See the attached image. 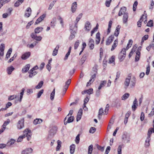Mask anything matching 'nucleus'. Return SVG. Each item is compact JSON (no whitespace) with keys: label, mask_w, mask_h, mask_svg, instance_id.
<instances>
[{"label":"nucleus","mask_w":154,"mask_h":154,"mask_svg":"<svg viewBox=\"0 0 154 154\" xmlns=\"http://www.w3.org/2000/svg\"><path fill=\"white\" fill-rule=\"evenodd\" d=\"M122 141L124 143H129L131 141L130 136L129 134L124 132L122 135Z\"/></svg>","instance_id":"nucleus-1"},{"label":"nucleus","mask_w":154,"mask_h":154,"mask_svg":"<svg viewBox=\"0 0 154 154\" xmlns=\"http://www.w3.org/2000/svg\"><path fill=\"white\" fill-rule=\"evenodd\" d=\"M126 55V50L125 48L122 49L119 54V59L120 61H122L125 58Z\"/></svg>","instance_id":"nucleus-2"},{"label":"nucleus","mask_w":154,"mask_h":154,"mask_svg":"<svg viewBox=\"0 0 154 154\" xmlns=\"http://www.w3.org/2000/svg\"><path fill=\"white\" fill-rule=\"evenodd\" d=\"M71 82V79H69L65 82V85L63 86V91L62 93V95L63 96L65 94L68 88L70 85Z\"/></svg>","instance_id":"nucleus-3"},{"label":"nucleus","mask_w":154,"mask_h":154,"mask_svg":"<svg viewBox=\"0 0 154 154\" xmlns=\"http://www.w3.org/2000/svg\"><path fill=\"white\" fill-rule=\"evenodd\" d=\"M23 133L24 134L23 135L24 136V137L26 136L28 140H29L31 139V136L32 135L31 130L28 129H26L24 131Z\"/></svg>","instance_id":"nucleus-4"},{"label":"nucleus","mask_w":154,"mask_h":154,"mask_svg":"<svg viewBox=\"0 0 154 154\" xmlns=\"http://www.w3.org/2000/svg\"><path fill=\"white\" fill-rule=\"evenodd\" d=\"M74 27L73 28L72 26H70V29L71 31V34L69 37V39L70 40H72V39L74 38L75 37V34L76 33V31L77 30V28Z\"/></svg>","instance_id":"nucleus-5"},{"label":"nucleus","mask_w":154,"mask_h":154,"mask_svg":"<svg viewBox=\"0 0 154 154\" xmlns=\"http://www.w3.org/2000/svg\"><path fill=\"white\" fill-rule=\"evenodd\" d=\"M24 118L21 119L18 121L17 125V129L20 130L24 128Z\"/></svg>","instance_id":"nucleus-6"},{"label":"nucleus","mask_w":154,"mask_h":154,"mask_svg":"<svg viewBox=\"0 0 154 154\" xmlns=\"http://www.w3.org/2000/svg\"><path fill=\"white\" fill-rule=\"evenodd\" d=\"M143 17H145V20L144 21V23H147V14L146 13V11H144V14L140 18V20L137 22V26L138 27H140L141 25V23L143 21V20H142V18H143Z\"/></svg>","instance_id":"nucleus-7"},{"label":"nucleus","mask_w":154,"mask_h":154,"mask_svg":"<svg viewBox=\"0 0 154 154\" xmlns=\"http://www.w3.org/2000/svg\"><path fill=\"white\" fill-rule=\"evenodd\" d=\"M131 78V74H129L127 77L125 79L124 82V85H125V88H127L128 87L130 82V80Z\"/></svg>","instance_id":"nucleus-8"},{"label":"nucleus","mask_w":154,"mask_h":154,"mask_svg":"<svg viewBox=\"0 0 154 154\" xmlns=\"http://www.w3.org/2000/svg\"><path fill=\"white\" fill-rule=\"evenodd\" d=\"M57 128L55 126H52L50 127V129L49 131V134L51 135H54L56 133L57 131Z\"/></svg>","instance_id":"nucleus-9"},{"label":"nucleus","mask_w":154,"mask_h":154,"mask_svg":"<svg viewBox=\"0 0 154 154\" xmlns=\"http://www.w3.org/2000/svg\"><path fill=\"white\" fill-rule=\"evenodd\" d=\"M114 38V35H112L109 36L106 41V45H110L113 41Z\"/></svg>","instance_id":"nucleus-10"},{"label":"nucleus","mask_w":154,"mask_h":154,"mask_svg":"<svg viewBox=\"0 0 154 154\" xmlns=\"http://www.w3.org/2000/svg\"><path fill=\"white\" fill-rule=\"evenodd\" d=\"M126 8L125 7H123L121 8L119 13L118 15L120 16L122 15H124V14L126 13H128L126 12Z\"/></svg>","instance_id":"nucleus-11"},{"label":"nucleus","mask_w":154,"mask_h":154,"mask_svg":"<svg viewBox=\"0 0 154 154\" xmlns=\"http://www.w3.org/2000/svg\"><path fill=\"white\" fill-rule=\"evenodd\" d=\"M91 25L89 21L86 22L85 25V30L87 32H89L91 30Z\"/></svg>","instance_id":"nucleus-12"},{"label":"nucleus","mask_w":154,"mask_h":154,"mask_svg":"<svg viewBox=\"0 0 154 154\" xmlns=\"http://www.w3.org/2000/svg\"><path fill=\"white\" fill-rule=\"evenodd\" d=\"M138 101L137 100V99L135 98L134 100V101L133 103V105L132 106V110L134 111L137 108V106H138Z\"/></svg>","instance_id":"nucleus-13"},{"label":"nucleus","mask_w":154,"mask_h":154,"mask_svg":"<svg viewBox=\"0 0 154 154\" xmlns=\"http://www.w3.org/2000/svg\"><path fill=\"white\" fill-rule=\"evenodd\" d=\"M31 36L32 38L38 41H40L42 39V37L41 36H38L36 34L33 33L31 34Z\"/></svg>","instance_id":"nucleus-14"},{"label":"nucleus","mask_w":154,"mask_h":154,"mask_svg":"<svg viewBox=\"0 0 154 154\" xmlns=\"http://www.w3.org/2000/svg\"><path fill=\"white\" fill-rule=\"evenodd\" d=\"M83 109H80L76 117V121L77 122L79 121L81 118L82 115Z\"/></svg>","instance_id":"nucleus-15"},{"label":"nucleus","mask_w":154,"mask_h":154,"mask_svg":"<svg viewBox=\"0 0 154 154\" xmlns=\"http://www.w3.org/2000/svg\"><path fill=\"white\" fill-rule=\"evenodd\" d=\"M33 149L32 148H27L23 150L21 152V154H28L32 152Z\"/></svg>","instance_id":"nucleus-16"},{"label":"nucleus","mask_w":154,"mask_h":154,"mask_svg":"<svg viewBox=\"0 0 154 154\" xmlns=\"http://www.w3.org/2000/svg\"><path fill=\"white\" fill-rule=\"evenodd\" d=\"M30 52H27L22 54L21 58L23 60H25L28 58L30 55Z\"/></svg>","instance_id":"nucleus-17"},{"label":"nucleus","mask_w":154,"mask_h":154,"mask_svg":"<svg viewBox=\"0 0 154 154\" xmlns=\"http://www.w3.org/2000/svg\"><path fill=\"white\" fill-rule=\"evenodd\" d=\"M94 41L92 38H90L89 40L88 45L89 46L91 49L92 50L94 47Z\"/></svg>","instance_id":"nucleus-18"},{"label":"nucleus","mask_w":154,"mask_h":154,"mask_svg":"<svg viewBox=\"0 0 154 154\" xmlns=\"http://www.w3.org/2000/svg\"><path fill=\"white\" fill-rule=\"evenodd\" d=\"M5 49V45L4 44H2L0 45V56H3L4 55V51Z\"/></svg>","instance_id":"nucleus-19"},{"label":"nucleus","mask_w":154,"mask_h":154,"mask_svg":"<svg viewBox=\"0 0 154 154\" xmlns=\"http://www.w3.org/2000/svg\"><path fill=\"white\" fill-rule=\"evenodd\" d=\"M96 77V74L95 73L91 77V79L87 83L86 86H88L90 85L91 83H92L95 80Z\"/></svg>","instance_id":"nucleus-20"},{"label":"nucleus","mask_w":154,"mask_h":154,"mask_svg":"<svg viewBox=\"0 0 154 154\" xmlns=\"http://www.w3.org/2000/svg\"><path fill=\"white\" fill-rule=\"evenodd\" d=\"M128 18V13H126L124 14L122 18L123 22V23L126 24L127 23Z\"/></svg>","instance_id":"nucleus-21"},{"label":"nucleus","mask_w":154,"mask_h":154,"mask_svg":"<svg viewBox=\"0 0 154 154\" xmlns=\"http://www.w3.org/2000/svg\"><path fill=\"white\" fill-rule=\"evenodd\" d=\"M67 117V116H66L64 120V124L65 125H66L67 123H70L72 122L74 119V118L73 116H70L69 118L67 121L65 122V120H66Z\"/></svg>","instance_id":"nucleus-22"},{"label":"nucleus","mask_w":154,"mask_h":154,"mask_svg":"<svg viewBox=\"0 0 154 154\" xmlns=\"http://www.w3.org/2000/svg\"><path fill=\"white\" fill-rule=\"evenodd\" d=\"M77 8V4L76 2H73L72 5L71 10L72 13H74Z\"/></svg>","instance_id":"nucleus-23"},{"label":"nucleus","mask_w":154,"mask_h":154,"mask_svg":"<svg viewBox=\"0 0 154 154\" xmlns=\"http://www.w3.org/2000/svg\"><path fill=\"white\" fill-rule=\"evenodd\" d=\"M31 8L30 7L28 8L26 11L25 16L27 17H29L31 14Z\"/></svg>","instance_id":"nucleus-24"},{"label":"nucleus","mask_w":154,"mask_h":154,"mask_svg":"<svg viewBox=\"0 0 154 154\" xmlns=\"http://www.w3.org/2000/svg\"><path fill=\"white\" fill-rule=\"evenodd\" d=\"M130 87L131 88H133L135 86L136 83V78L135 77H133V78L131 79L130 81Z\"/></svg>","instance_id":"nucleus-25"},{"label":"nucleus","mask_w":154,"mask_h":154,"mask_svg":"<svg viewBox=\"0 0 154 154\" xmlns=\"http://www.w3.org/2000/svg\"><path fill=\"white\" fill-rule=\"evenodd\" d=\"M118 39L116 38L114 42L113 43L112 46L111 50L112 51H113L116 48L118 44Z\"/></svg>","instance_id":"nucleus-26"},{"label":"nucleus","mask_w":154,"mask_h":154,"mask_svg":"<svg viewBox=\"0 0 154 154\" xmlns=\"http://www.w3.org/2000/svg\"><path fill=\"white\" fill-rule=\"evenodd\" d=\"M14 67L11 66L8 67L7 69V72L8 75H10L11 74L12 72L14 70Z\"/></svg>","instance_id":"nucleus-27"},{"label":"nucleus","mask_w":154,"mask_h":154,"mask_svg":"<svg viewBox=\"0 0 154 154\" xmlns=\"http://www.w3.org/2000/svg\"><path fill=\"white\" fill-rule=\"evenodd\" d=\"M100 33L99 32H98L97 33L96 36L95 42L96 44H99L100 43Z\"/></svg>","instance_id":"nucleus-28"},{"label":"nucleus","mask_w":154,"mask_h":154,"mask_svg":"<svg viewBox=\"0 0 154 154\" xmlns=\"http://www.w3.org/2000/svg\"><path fill=\"white\" fill-rule=\"evenodd\" d=\"M24 91L25 89L24 88H23L21 90V92L20 93V97L18 99V100L20 103L22 101V99L23 98V96L24 94Z\"/></svg>","instance_id":"nucleus-29"},{"label":"nucleus","mask_w":154,"mask_h":154,"mask_svg":"<svg viewBox=\"0 0 154 154\" xmlns=\"http://www.w3.org/2000/svg\"><path fill=\"white\" fill-rule=\"evenodd\" d=\"M43 28L42 27L38 26L34 30L35 34H38L42 32L43 30Z\"/></svg>","instance_id":"nucleus-30"},{"label":"nucleus","mask_w":154,"mask_h":154,"mask_svg":"<svg viewBox=\"0 0 154 154\" xmlns=\"http://www.w3.org/2000/svg\"><path fill=\"white\" fill-rule=\"evenodd\" d=\"M59 45H57L56 48L54 49L53 53L52 55L53 56H56L58 53V50L59 48Z\"/></svg>","instance_id":"nucleus-31"},{"label":"nucleus","mask_w":154,"mask_h":154,"mask_svg":"<svg viewBox=\"0 0 154 154\" xmlns=\"http://www.w3.org/2000/svg\"><path fill=\"white\" fill-rule=\"evenodd\" d=\"M30 66L29 64L26 65L22 69V71L23 73H25L26 72L29 70Z\"/></svg>","instance_id":"nucleus-32"},{"label":"nucleus","mask_w":154,"mask_h":154,"mask_svg":"<svg viewBox=\"0 0 154 154\" xmlns=\"http://www.w3.org/2000/svg\"><path fill=\"white\" fill-rule=\"evenodd\" d=\"M120 27V26L119 25H118L117 26L114 35V36H115L116 37H117L119 33V31Z\"/></svg>","instance_id":"nucleus-33"},{"label":"nucleus","mask_w":154,"mask_h":154,"mask_svg":"<svg viewBox=\"0 0 154 154\" xmlns=\"http://www.w3.org/2000/svg\"><path fill=\"white\" fill-rule=\"evenodd\" d=\"M82 14H80L77 17L76 21L75 22V25L74 26V27H75V26H76V28H77V23L80 20V19L81 18L82 16Z\"/></svg>","instance_id":"nucleus-34"},{"label":"nucleus","mask_w":154,"mask_h":154,"mask_svg":"<svg viewBox=\"0 0 154 154\" xmlns=\"http://www.w3.org/2000/svg\"><path fill=\"white\" fill-rule=\"evenodd\" d=\"M42 120L40 119H35L33 122L34 125H36L38 124H40L42 122Z\"/></svg>","instance_id":"nucleus-35"},{"label":"nucleus","mask_w":154,"mask_h":154,"mask_svg":"<svg viewBox=\"0 0 154 154\" xmlns=\"http://www.w3.org/2000/svg\"><path fill=\"white\" fill-rule=\"evenodd\" d=\"M106 83V81L105 80L102 81L101 82L98 88V89L100 90L101 88L105 86Z\"/></svg>","instance_id":"nucleus-36"},{"label":"nucleus","mask_w":154,"mask_h":154,"mask_svg":"<svg viewBox=\"0 0 154 154\" xmlns=\"http://www.w3.org/2000/svg\"><path fill=\"white\" fill-rule=\"evenodd\" d=\"M28 73L29 74V78H32L37 74V72L36 71H33L31 70L29 71Z\"/></svg>","instance_id":"nucleus-37"},{"label":"nucleus","mask_w":154,"mask_h":154,"mask_svg":"<svg viewBox=\"0 0 154 154\" xmlns=\"http://www.w3.org/2000/svg\"><path fill=\"white\" fill-rule=\"evenodd\" d=\"M152 133H154V128H151L149 129L147 134V136L150 137Z\"/></svg>","instance_id":"nucleus-38"},{"label":"nucleus","mask_w":154,"mask_h":154,"mask_svg":"<svg viewBox=\"0 0 154 154\" xmlns=\"http://www.w3.org/2000/svg\"><path fill=\"white\" fill-rule=\"evenodd\" d=\"M140 51H137L136 52V55L135 58V61H138L139 60V58L140 57Z\"/></svg>","instance_id":"nucleus-39"},{"label":"nucleus","mask_w":154,"mask_h":154,"mask_svg":"<svg viewBox=\"0 0 154 154\" xmlns=\"http://www.w3.org/2000/svg\"><path fill=\"white\" fill-rule=\"evenodd\" d=\"M75 148V146L74 144H72L70 146V152L71 154H72L74 153Z\"/></svg>","instance_id":"nucleus-40"},{"label":"nucleus","mask_w":154,"mask_h":154,"mask_svg":"<svg viewBox=\"0 0 154 154\" xmlns=\"http://www.w3.org/2000/svg\"><path fill=\"white\" fill-rule=\"evenodd\" d=\"M130 96V94L128 93H125L122 97V100H126Z\"/></svg>","instance_id":"nucleus-41"},{"label":"nucleus","mask_w":154,"mask_h":154,"mask_svg":"<svg viewBox=\"0 0 154 154\" xmlns=\"http://www.w3.org/2000/svg\"><path fill=\"white\" fill-rule=\"evenodd\" d=\"M55 94V89L54 88L52 92L51 93L50 95V99L51 100H54Z\"/></svg>","instance_id":"nucleus-42"},{"label":"nucleus","mask_w":154,"mask_h":154,"mask_svg":"<svg viewBox=\"0 0 154 154\" xmlns=\"http://www.w3.org/2000/svg\"><path fill=\"white\" fill-rule=\"evenodd\" d=\"M98 28V24H97L96 26L94 27L93 29L92 30L91 32V36H92L93 34L96 32Z\"/></svg>","instance_id":"nucleus-43"},{"label":"nucleus","mask_w":154,"mask_h":154,"mask_svg":"<svg viewBox=\"0 0 154 154\" xmlns=\"http://www.w3.org/2000/svg\"><path fill=\"white\" fill-rule=\"evenodd\" d=\"M115 57L114 56H112V57L110 58L109 60V63H113V65H115Z\"/></svg>","instance_id":"nucleus-44"},{"label":"nucleus","mask_w":154,"mask_h":154,"mask_svg":"<svg viewBox=\"0 0 154 154\" xmlns=\"http://www.w3.org/2000/svg\"><path fill=\"white\" fill-rule=\"evenodd\" d=\"M93 146L91 145L88 147V154H91L93 151Z\"/></svg>","instance_id":"nucleus-45"},{"label":"nucleus","mask_w":154,"mask_h":154,"mask_svg":"<svg viewBox=\"0 0 154 154\" xmlns=\"http://www.w3.org/2000/svg\"><path fill=\"white\" fill-rule=\"evenodd\" d=\"M23 2V1H17L14 3V6L15 7H18Z\"/></svg>","instance_id":"nucleus-46"},{"label":"nucleus","mask_w":154,"mask_h":154,"mask_svg":"<svg viewBox=\"0 0 154 154\" xmlns=\"http://www.w3.org/2000/svg\"><path fill=\"white\" fill-rule=\"evenodd\" d=\"M43 84V82L41 81L36 86L35 88L36 89H39L41 88Z\"/></svg>","instance_id":"nucleus-47"},{"label":"nucleus","mask_w":154,"mask_h":154,"mask_svg":"<svg viewBox=\"0 0 154 154\" xmlns=\"http://www.w3.org/2000/svg\"><path fill=\"white\" fill-rule=\"evenodd\" d=\"M149 36L148 35H145L142 38V40L141 42V44L142 45L143 44L145 40H147Z\"/></svg>","instance_id":"nucleus-48"},{"label":"nucleus","mask_w":154,"mask_h":154,"mask_svg":"<svg viewBox=\"0 0 154 154\" xmlns=\"http://www.w3.org/2000/svg\"><path fill=\"white\" fill-rule=\"evenodd\" d=\"M57 145L56 148V151H58L59 150L60 147H61V142L60 140H58L57 141Z\"/></svg>","instance_id":"nucleus-49"},{"label":"nucleus","mask_w":154,"mask_h":154,"mask_svg":"<svg viewBox=\"0 0 154 154\" xmlns=\"http://www.w3.org/2000/svg\"><path fill=\"white\" fill-rule=\"evenodd\" d=\"M17 53L15 54L13 57H11L8 61V63H11V62L13 61L14 60V59L16 58V57H17Z\"/></svg>","instance_id":"nucleus-50"},{"label":"nucleus","mask_w":154,"mask_h":154,"mask_svg":"<svg viewBox=\"0 0 154 154\" xmlns=\"http://www.w3.org/2000/svg\"><path fill=\"white\" fill-rule=\"evenodd\" d=\"M56 20V18L54 17L53 18L51 22V26H55V22Z\"/></svg>","instance_id":"nucleus-51"},{"label":"nucleus","mask_w":154,"mask_h":154,"mask_svg":"<svg viewBox=\"0 0 154 154\" xmlns=\"http://www.w3.org/2000/svg\"><path fill=\"white\" fill-rule=\"evenodd\" d=\"M103 113V109L102 108H100L99 109L98 114V118L100 119L101 116Z\"/></svg>","instance_id":"nucleus-52"},{"label":"nucleus","mask_w":154,"mask_h":154,"mask_svg":"<svg viewBox=\"0 0 154 154\" xmlns=\"http://www.w3.org/2000/svg\"><path fill=\"white\" fill-rule=\"evenodd\" d=\"M15 140L14 139H11L10 140L8 141L7 143V145L8 146H10L13 144L15 142Z\"/></svg>","instance_id":"nucleus-53"},{"label":"nucleus","mask_w":154,"mask_h":154,"mask_svg":"<svg viewBox=\"0 0 154 154\" xmlns=\"http://www.w3.org/2000/svg\"><path fill=\"white\" fill-rule=\"evenodd\" d=\"M17 97V96L16 95H12L10 96L8 98V100H14V98H16Z\"/></svg>","instance_id":"nucleus-54"},{"label":"nucleus","mask_w":154,"mask_h":154,"mask_svg":"<svg viewBox=\"0 0 154 154\" xmlns=\"http://www.w3.org/2000/svg\"><path fill=\"white\" fill-rule=\"evenodd\" d=\"M79 41L78 40H77L75 43L74 45V48L75 49H76L77 48L79 44Z\"/></svg>","instance_id":"nucleus-55"},{"label":"nucleus","mask_w":154,"mask_h":154,"mask_svg":"<svg viewBox=\"0 0 154 154\" xmlns=\"http://www.w3.org/2000/svg\"><path fill=\"white\" fill-rule=\"evenodd\" d=\"M137 5H138L137 2V1H135L134 2V3L133 4V11H136Z\"/></svg>","instance_id":"nucleus-56"},{"label":"nucleus","mask_w":154,"mask_h":154,"mask_svg":"<svg viewBox=\"0 0 154 154\" xmlns=\"http://www.w3.org/2000/svg\"><path fill=\"white\" fill-rule=\"evenodd\" d=\"M10 120L9 119H8L6 121L4 122L2 126L6 128V126L10 123Z\"/></svg>","instance_id":"nucleus-57"},{"label":"nucleus","mask_w":154,"mask_h":154,"mask_svg":"<svg viewBox=\"0 0 154 154\" xmlns=\"http://www.w3.org/2000/svg\"><path fill=\"white\" fill-rule=\"evenodd\" d=\"M55 2H56L55 1H53L50 4L48 8V10H51L52 8L53 7V6L54 5V4H55Z\"/></svg>","instance_id":"nucleus-58"},{"label":"nucleus","mask_w":154,"mask_h":154,"mask_svg":"<svg viewBox=\"0 0 154 154\" xmlns=\"http://www.w3.org/2000/svg\"><path fill=\"white\" fill-rule=\"evenodd\" d=\"M96 131V128L94 127H91L89 131V132L90 133H94Z\"/></svg>","instance_id":"nucleus-59"},{"label":"nucleus","mask_w":154,"mask_h":154,"mask_svg":"<svg viewBox=\"0 0 154 154\" xmlns=\"http://www.w3.org/2000/svg\"><path fill=\"white\" fill-rule=\"evenodd\" d=\"M44 92L43 89L41 90L37 94V98H39L41 96L42 94Z\"/></svg>","instance_id":"nucleus-60"},{"label":"nucleus","mask_w":154,"mask_h":154,"mask_svg":"<svg viewBox=\"0 0 154 154\" xmlns=\"http://www.w3.org/2000/svg\"><path fill=\"white\" fill-rule=\"evenodd\" d=\"M86 90V93L89 94H92L93 93V89L92 88H90L88 90Z\"/></svg>","instance_id":"nucleus-61"},{"label":"nucleus","mask_w":154,"mask_h":154,"mask_svg":"<svg viewBox=\"0 0 154 154\" xmlns=\"http://www.w3.org/2000/svg\"><path fill=\"white\" fill-rule=\"evenodd\" d=\"M80 135L79 134H78L75 138V142L77 144H78L79 143L80 140V138H79Z\"/></svg>","instance_id":"nucleus-62"},{"label":"nucleus","mask_w":154,"mask_h":154,"mask_svg":"<svg viewBox=\"0 0 154 154\" xmlns=\"http://www.w3.org/2000/svg\"><path fill=\"white\" fill-rule=\"evenodd\" d=\"M58 20L60 21V23L61 24L62 26H63V18L60 16L58 17Z\"/></svg>","instance_id":"nucleus-63"},{"label":"nucleus","mask_w":154,"mask_h":154,"mask_svg":"<svg viewBox=\"0 0 154 154\" xmlns=\"http://www.w3.org/2000/svg\"><path fill=\"white\" fill-rule=\"evenodd\" d=\"M147 26L149 27H151L153 26V21L150 20L149 21L147 24Z\"/></svg>","instance_id":"nucleus-64"}]
</instances>
